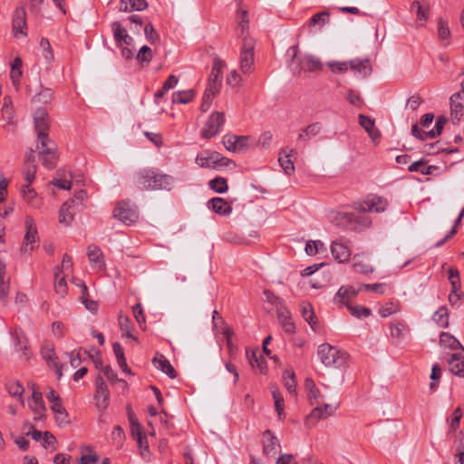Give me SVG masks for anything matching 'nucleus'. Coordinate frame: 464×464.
Here are the masks:
<instances>
[{
    "label": "nucleus",
    "instance_id": "obj_14",
    "mask_svg": "<svg viewBox=\"0 0 464 464\" xmlns=\"http://www.w3.org/2000/svg\"><path fill=\"white\" fill-rule=\"evenodd\" d=\"M34 129L37 137L48 135L49 130V117L45 109L39 108L34 114Z\"/></svg>",
    "mask_w": 464,
    "mask_h": 464
},
{
    "label": "nucleus",
    "instance_id": "obj_27",
    "mask_svg": "<svg viewBox=\"0 0 464 464\" xmlns=\"http://www.w3.org/2000/svg\"><path fill=\"white\" fill-rule=\"evenodd\" d=\"M11 334L16 350L22 352L23 354L28 358L30 356V349L27 338L24 336V333L20 329H14L11 332Z\"/></svg>",
    "mask_w": 464,
    "mask_h": 464
},
{
    "label": "nucleus",
    "instance_id": "obj_15",
    "mask_svg": "<svg viewBox=\"0 0 464 464\" xmlns=\"http://www.w3.org/2000/svg\"><path fill=\"white\" fill-rule=\"evenodd\" d=\"M29 407L35 415L34 420H40L44 416L46 407L43 400V395L34 383L32 384V402L29 403Z\"/></svg>",
    "mask_w": 464,
    "mask_h": 464
},
{
    "label": "nucleus",
    "instance_id": "obj_48",
    "mask_svg": "<svg viewBox=\"0 0 464 464\" xmlns=\"http://www.w3.org/2000/svg\"><path fill=\"white\" fill-rule=\"evenodd\" d=\"M6 390L8 393L14 398H17L21 404L24 405V401L23 399V393L24 392V387L18 382H10L6 383Z\"/></svg>",
    "mask_w": 464,
    "mask_h": 464
},
{
    "label": "nucleus",
    "instance_id": "obj_25",
    "mask_svg": "<svg viewBox=\"0 0 464 464\" xmlns=\"http://www.w3.org/2000/svg\"><path fill=\"white\" fill-rule=\"evenodd\" d=\"M294 153V150L282 149L279 152L278 162L283 169L284 172L290 176L295 172L294 162L291 160V156Z\"/></svg>",
    "mask_w": 464,
    "mask_h": 464
},
{
    "label": "nucleus",
    "instance_id": "obj_62",
    "mask_svg": "<svg viewBox=\"0 0 464 464\" xmlns=\"http://www.w3.org/2000/svg\"><path fill=\"white\" fill-rule=\"evenodd\" d=\"M321 248L324 249V244L320 240H310L305 245V252L309 256L316 255Z\"/></svg>",
    "mask_w": 464,
    "mask_h": 464
},
{
    "label": "nucleus",
    "instance_id": "obj_11",
    "mask_svg": "<svg viewBox=\"0 0 464 464\" xmlns=\"http://www.w3.org/2000/svg\"><path fill=\"white\" fill-rule=\"evenodd\" d=\"M337 408L338 404L333 405L328 403L314 408L305 419L306 425L314 426L318 420H324L334 415Z\"/></svg>",
    "mask_w": 464,
    "mask_h": 464
},
{
    "label": "nucleus",
    "instance_id": "obj_63",
    "mask_svg": "<svg viewBox=\"0 0 464 464\" xmlns=\"http://www.w3.org/2000/svg\"><path fill=\"white\" fill-rule=\"evenodd\" d=\"M36 170H37L36 164H31V165L24 166L23 175H24V179H25V181L27 183L26 185H31L34 182V180L35 179Z\"/></svg>",
    "mask_w": 464,
    "mask_h": 464
},
{
    "label": "nucleus",
    "instance_id": "obj_55",
    "mask_svg": "<svg viewBox=\"0 0 464 464\" xmlns=\"http://www.w3.org/2000/svg\"><path fill=\"white\" fill-rule=\"evenodd\" d=\"M44 359L49 363V365L55 370L58 378H61L63 375V365L59 362L58 357L54 354L53 351H49L47 354L44 355Z\"/></svg>",
    "mask_w": 464,
    "mask_h": 464
},
{
    "label": "nucleus",
    "instance_id": "obj_39",
    "mask_svg": "<svg viewBox=\"0 0 464 464\" xmlns=\"http://www.w3.org/2000/svg\"><path fill=\"white\" fill-rule=\"evenodd\" d=\"M21 194L24 199L33 208H39L41 200L37 198V194L30 185H23L21 188Z\"/></svg>",
    "mask_w": 464,
    "mask_h": 464
},
{
    "label": "nucleus",
    "instance_id": "obj_59",
    "mask_svg": "<svg viewBox=\"0 0 464 464\" xmlns=\"http://www.w3.org/2000/svg\"><path fill=\"white\" fill-rule=\"evenodd\" d=\"M128 419L130 424V430L132 436H135V433H139L142 430L141 425L139 420L135 417V414L132 411V409L130 405L127 406Z\"/></svg>",
    "mask_w": 464,
    "mask_h": 464
},
{
    "label": "nucleus",
    "instance_id": "obj_26",
    "mask_svg": "<svg viewBox=\"0 0 464 464\" xmlns=\"http://www.w3.org/2000/svg\"><path fill=\"white\" fill-rule=\"evenodd\" d=\"M208 206L215 213L221 216H227L232 212V207L230 206V204L222 198H211L208 201Z\"/></svg>",
    "mask_w": 464,
    "mask_h": 464
},
{
    "label": "nucleus",
    "instance_id": "obj_36",
    "mask_svg": "<svg viewBox=\"0 0 464 464\" xmlns=\"http://www.w3.org/2000/svg\"><path fill=\"white\" fill-rule=\"evenodd\" d=\"M304 388L310 404H318L321 398V392L319 389L316 387L314 382L310 378H306L304 381Z\"/></svg>",
    "mask_w": 464,
    "mask_h": 464
},
{
    "label": "nucleus",
    "instance_id": "obj_3",
    "mask_svg": "<svg viewBox=\"0 0 464 464\" xmlns=\"http://www.w3.org/2000/svg\"><path fill=\"white\" fill-rule=\"evenodd\" d=\"M338 226H343L350 230L360 231L372 225V219L364 213H338L335 217Z\"/></svg>",
    "mask_w": 464,
    "mask_h": 464
},
{
    "label": "nucleus",
    "instance_id": "obj_1",
    "mask_svg": "<svg viewBox=\"0 0 464 464\" xmlns=\"http://www.w3.org/2000/svg\"><path fill=\"white\" fill-rule=\"evenodd\" d=\"M134 178L139 187L146 190H170L174 182L172 176L153 169L140 170Z\"/></svg>",
    "mask_w": 464,
    "mask_h": 464
},
{
    "label": "nucleus",
    "instance_id": "obj_41",
    "mask_svg": "<svg viewBox=\"0 0 464 464\" xmlns=\"http://www.w3.org/2000/svg\"><path fill=\"white\" fill-rule=\"evenodd\" d=\"M54 290L56 294L62 297H64L67 295V283L65 280V276L63 275V272L59 267L56 268L54 273Z\"/></svg>",
    "mask_w": 464,
    "mask_h": 464
},
{
    "label": "nucleus",
    "instance_id": "obj_24",
    "mask_svg": "<svg viewBox=\"0 0 464 464\" xmlns=\"http://www.w3.org/2000/svg\"><path fill=\"white\" fill-rule=\"evenodd\" d=\"M349 65L352 72H354L362 77L369 76L372 72L369 59H353L349 62Z\"/></svg>",
    "mask_w": 464,
    "mask_h": 464
},
{
    "label": "nucleus",
    "instance_id": "obj_44",
    "mask_svg": "<svg viewBox=\"0 0 464 464\" xmlns=\"http://www.w3.org/2000/svg\"><path fill=\"white\" fill-rule=\"evenodd\" d=\"M278 320L286 334H294L295 330V324L292 322L290 316L288 315V311L277 310Z\"/></svg>",
    "mask_w": 464,
    "mask_h": 464
},
{
    "label": "nucleus",
    "instance_id": "obj_18",
    "mask_svg": "<svg viewBox=\"0 0 464 464\" xmlns=\"http://www.w3.org/2000/svg\"><path fill=\"white\" fill-rule=\"evenodd\" d=\"M80 208L75 207V199H69L64 202L59 211V222L69 226L72 220L74 214L79 211Z\"/></svg>",
    "mask_w": 464,
    "mask_h": 464
},
{
    "label": "nucleus",
    "instance_id": "obj_64",
    "mask_svg": "<svg viewBox=\"0 0 464 464\" xmlns=\"http://www.w3.org/2000/svg\"><path fill=\"white\" fill-rule=\"evenodd\" d=\"M135 440H137L138 446L140 450L141 456H145L146 453L149 452V443L147 437L142 433V430L139 433H135V436H133Z\"/></svg>",
    "mask_w": 464,
    "mask_h": 464
},
{
    "label": "nucleus",
    "instance_id": "obj_60",
    "mask_svg": "<svg viewBox=\"0 0 464 464\" xmlns=\"http://www.w3.org/2000/svg\"><path fill=\"white\" fill-rule=\"evenodd\" d=\"M144 34L147 41L151 44H154L160 41V35L155 31L152 24L150 23L145 24Z\"/></svg>",
    "mask_w": 464,
    "mask_h": 464
},
{
    "label": "nucleus",
    "instance_id": "obj_10",
    "mask_svg": "<svg viewBox=\"0 0 464 464\" xmlns=\"http://www.w3.org/2000/svg\"><path fill=\"white\" fill-rule=\"evenodd\" d=\"M225 67L224 62L219 57L213 60L212 69L208 80L206 90L218 93L222 82V72Z\"/></svg>",
    "mask_w": 464,
    "mask_h": 464
},
{
    "label": "nucleus",
    "instance_id": "obj_49",
    "mask_svg": "<svg viewBox=\"0 0 464 464\" xmlns=\"http://www.w3.org/2000/svg\"><path fill=\"white\" fill-rule=\"evenodd\" d=\"M272 396H273V399L275 401L276 411L277 412L279 419L280 420L285 419V411H284L285 401H284V398H283L281 392H279V390L277 388L272 389Z\"/></svg>",
    "mask_w": 464,
    "mask_h": 464
},
{
    "label": "nucleus",
    "instance_id": "obj_7",
    "mask_svg": "<svg viewBox=\"0 0 464 464\" xmlns=\"http://www.w3.org/2000/svg\"><path fill=\"white\" fill-rule=\"evenodd\" d=\"M26 233L24 235V242L21 246V252L24 254H30L36 247L39 246V237L36 225L32 217L27 216L24 221Z\"/></svg>",
    "mask_w": 464,
    "mask_h": 464
},
{
    "label": "nucleus",
    "instance_id": "obj_16",
    "mask_svg": "<svg viewBox=\"0 0 464 464\" xmlns=\"http://www.w3.org/2000/svg\"><path fill=\"white\" fill-rule=\"evenodd\" d=\"M450 117L454 124L459 123L464 112V94L454 93L450 97Z\"/></svg>",
    "mask_w": 464,
    "mask_h": 464
},
{
    "label": "nucleus",
    "instance_id": "obj_51",
    "mask_svg": "<svg viewBox=\"0 0 464 464\" xmlns=\"http://www.w3.org/2000/svg\"><path fill=\"white\" fill-rule=\"evenodd\" d=\"M284 378V385L287 392L290 394H295L296 390V381H295V375L294 372L291 371H285L283 373Z\"/></svg>",
    "mask_w": 464,
    "mask_h": 464
},
{
    "label": "nucleus",
    "instance_id": "obj_43",
    "mask_svg": "<svg viewBox=\"0 0 464 464\" xmlns=\"http://www.w3.org/2000/svg\"><path fill=\"white\" fill-rule=\"evenodd\" d=\"M195 91L193 89L178 91L172 93V102L177 104H186L193 101Z\"/></svg>",
    "mask_w": 464,
    "mask_h": 464
},
{
    "label": "nucleus",
    "instance_id": "obj_31",
    "mask_svg": "<svg viewBox=\"0 0 464 464\" xmlns=\"http://www.w3.org/2000/svg\"><path fill=\"white\" fill-rule=\"evenodd\" d=\"M5 265L0 260V301L3 305H7L9 301V279L5 280Z\"/></svg>",
    "mask_w": 464,
    "mask_h": 464
},
{
    "label": "nucleus",
    "instance_id": "obj_33",
    "mask_svg": "<svg viewBox=\"0 0 464 464\" xmlns=\"http://www.w3.org/2000/svg\"><path fill=\"white\" fill-rule=\"evenodd\" d=\"M359 290L353 286H341L334 295V302L342 304H347V303L355 297Z\"/></svg>",
    "mask_w": 464,
    "mask_h": 464
},
{
    "label": "nucleus",
    "instance_id": "obj_8",
    "mask_svg": "<svg viewBox=\"0 0 464 464\" xmlns=\"http://www.w3.org/2000/svg\"><path fill=\"white\" fill-rule=\"evenodd\" d=\"M113 217L125 225H132L139 219V213L134 204L130 201L119 202L113 210Z\"/></svg>",
    "mask_w": 464,
    "mask_h": 464
},
{
    "label": "nucleus",
    "instance_id": "obj_19",
    "mask_svg": "<svg viewBox=\"0 0 464 464\" xmlns=\"http://www.w3.org/2000/svg\"><path fill=\"white\" fill-rule=\"evenodd\" d=\"M300 70L310 72H320L323 69V63L318 57L306 54L297 59Z\"/></svg>",
    "mask_w": 464,
    "mask_h": 464
},
{
    "label": "nucleus",
    "instance_id": "obj_5",
    "mask_svg": "<svg viewBox=\"0 0 464 464\" xmlns=\"http://www.w3.org/2000/svg\"><path fill=\"white\" fill-rule=\"evenodd\" d=\"M197 164L205 169H216L217 167H228L233 161L226 157L221 156L217 151L205 150L198 154L196 158Z\"/></svg>",
    "mask_w": 464,
    "mask_h": 464
},
{
    "label": "nucleus",
    "instance_id": "obj_32",
    "mask_svg": "<svg viewBox=\"0 0 464 464\" xmlns=\"http://www.w3.org/2000/svg\"><path fill=\"white\" fill-rule=\"evenodd\" d=\"M152 363L157 369L167 374L170 379H175L177 377L175 369L169 361L166 359L162 354H160V357H154Z\"/></svg>",
    "mask_w": 464,
    "mask_h": 464
},
{
    "label": "nucleus",
    "instance_id": "obj_47",
    "mask_svg": "<svg viewBox=\"0 0 464 464\" xmlns=\"http://www.w3.org/2000/svg\"><path fill=\"white\" fill-rule=\"evenodd\" d=\"M82 451H87L88 454H82L78 462L79 464H98L99 456L96 452L93 451L91 446L82 447Z\"/></svg>",
    "mask_w": 464,
    "mask_h": 464
},
{
    "label": "nucleus",
    "instance_id": "obj_50",
    "mask_svg": "<svg viewBox=\"0 0 464 464\" xmlns=\"http://www.w3.org/2000/svg\"><path fill=\"white\" fill-rule=\"evenodd\" d=\"M433 320L440 327H449V312L446 306L440 307L432 316Z\"/></svg>",
    "mask_w": 464,
    "mask_h": 464
},
{
    "label": "nucleus",
    "instance_id": "obj_22",
    "mask_svg": "<svg viewBox=\"0 0 464 464\" xmlns=\"http://www.w3.org/2000/svg\"><path fill=\"white\" fill-rule=\"evenodd\" d=\"M280 448L278 439L273 435L270 430L264 432L263 452L265 455H274L276 453L277 449Z\"/></svg>",
    "mask_w": 464,
    "mask_h": 464
},
{
    "label": "nucleus",
    "instance_id": "obj_34",
    "mask_svg": "<svg viewBox=\"0 0 464 464\" xmlns=\"http://www.w3.org/2000/svg\"><path fill=\"white\" fill-rule=\"evenodd\" d=\"M440 345L450 350H461L464 353V347L459 341L450 333L442 332L440 335Z\"/></svg>",
    "mask_w": 464,
    "mask_h": 464
},
{
    "label": "nucleus",
    "instance_id": "obj_61",
    "mask_svg": "<svg viewBox=\"0 0 464 464\" xmlns=\"http://www.w3.org/2000/svg\"><path fill=\"white\" fill-rule=\"evenodd\" d=\"M438 36L441 41L448 40L450 36L449 25L443 18L438 21Z\"/></svg>",
    "mask_w": 464,
    "mask_h": 464
},
{
    "label": "nucleus",
    "instance_id": "obj_56",
    "mask_svg": "<svg viewBox=\"0 0 464 464\" xmlns=\"http://www.w3.org/2000/svg\"><path fill=\"white\" fill-rule=\"evenodd\" d=\"M102 372L109 382H111V383L119 382L121 384L122 389H127V382L122 379H119L117 377V373L112 370V368L110 365L104 366L102 368Z\"/></svg>",
    "mask_w": 464,
    "mask_h": 464
},
{
    "label": "nucleus",
    "instance_id": "obj_30",
    "mask_svg": "<svg viewBox=\"0 0 464 464\" xmlns=\"http://www.w3.org/2000/svg\"><path fill=\"white\" fill-rule=\"evenodd\" d=\"M77 285L81 289V294L79 296V300L81 301V303L83 304L85 308L90 312L96 313L99 308V304L98 302L89 298L88 288L85 283L81 281L79 284H77Z\"/></svg>",
    "mask_w": 464,
    "mask_h": 464
},
{
    "label": "nucleus",
    "instance_id": "obj_38",
    "mask_svg": "<svg viewBox=\"0 0 464 464\" xmlns=\"http://www.w3.org/2000/svg\"><path fill=\"white\" fill-rule=\"evenodd\" d=\"M322 131V124L320 122H314L304 128L298 135V140L301 141H307L313 137H315Z\"/></svg>",
    "mask_w": 464,
    "mask_h": 464
},
{
    "label": "nucleus",
    "instance_id": "obj_4",
    "mask_svg": "<svg viewBox=\"0 0 464 464\" xmlns=\"http://www.w3.org/2000/svg\"><path fill=\"white\" fill-rule=\"evenodd\" d=\"M242 42L239 58L240 70L244 74H250L254 70V49L256 43L255 40L249 36H245Z\"/></svg>",
    "mask_w": 464,
    "mask_h": 464
},
{
    "label": "nucleus",
    "instance_id": "obj_57",
    "mask_svg": "<svg viewBox=\"0 0 464 464\" xmlns=\"http://www.w3.org/2000/svg\"><path fill=\"white\" fill-rule=\"evenodd\" d=\"M406 329V324L399 320H394L390 324L391 336L400 339L402 337V332Z\"/></svg>",
    "mask_w": 464,
    "mask_h": 464
},
{
    "label": "nucleus",
    "instance_id": "obj_17",
    "mask_svg": "<svg viewBox=\"0 0 464 464\" xmlns=\"http://www.w3.org/2000/svg\"><path fill=\"white\" fill-rule=\"evenodd\" d=\"M113 38L117 47H122L123 45H130L133 43V39L129 35L127 30L121 25L119 21H114L111 25Z\"/></svg>",
    "mask_w": 464,
    "mask_h": 464
},
{
    "label": "nucleus",
    "instance_id": "obj_23",
    "mask_svg": "<svg viewBox=\"0 0 464 464\" xmlns=\"http://www.w3.org/2000/svg\"><path fill=\"white\" fill-rule=\"evenodd\" d=\"M450 371L456 376L464 377V355L462 353H452L448 360Z\"/></svg>",
    "mask_w": 464,
    "mask_h": 464
},
{
    "label": "nucleus",
    "instance_id": "obj_12",
    "mask_svg": "<svg viewBox=\"0 0 464 464\" xmlns=\"http://www.w3.org/2000/svg\"><path fill=\"white\" fill-rule=\"evenodd\" d=\"M12 24L14 37L27 35L26 13L23 5L14 10Z\"/></svg>",
    "mask_w": 464,
    "mask_h": 464
},
{
    "label": "nucleus",
    "instance_id": "obj_29",
    "mask_svg": "<svg viewBox=\"0 0 464 464\" xmlns=\"http://www.w3.org/2000/svg\"><path fill=\"white\" fill-rule=\"evenodd\" d=\"M358 118L359 124L365 130L372 140H376L381 137L380 131L375 129V121L373 119L363 114H360Z\"/></svg>",
    "mask_w": 464,
    "mask_h": 464
},
{
    "label": "nucleus",
    "instance_id": "obj_28",
    "mask_svg": "<svg viewBox=\"0 0 464 464\" xmlns=\"http://www.w3.org/2000/svg\"><path fill=\"white\" fill-rule=\"evenodd\" d=\"M439 169L440 168L435 165H427L426 160L423 158L411 163L408 167V170L410 172H420L423 175H436Z\"/></svg>",
    "mask_w": 464,
    "mask_h": 464
},
{
    "label": "nucleus",
    "instance_id": "obj_37",
    "mask_svg": "<svg viewBox=\"0 0 464 464\" xmlns=\"http://www.w3.org/2000/svg\"><path fill=\"white\" fill-rule=\"evenodd\" d=\"M37 138L38 144L36 146V150H38L39 157L44 154H52V151L57 150L55 143L52 140H50L48 135Z\"/></svg>",
    "mask_w": 464,
    "mask_h": 464
},
{
    "label": "nucleus",
    "instance_id": "obj_54",
    "mask_svg": "<svg viewBox=\"0 0 464 464\" xmlns=\"http://www.w3.org/2000/svg\"><path fill=\"white\" fill-rule=\"evenodd\" d=\"M52 154H44L39 157L42 164L48 169H53L56 167L58 162L57 150L51 152Z\"/></svg>",
    "mask_w": 464,
    "mask_h": 464
},
{
    "label": "nucleus",
    "instance_id": "obj_20",
    "mask_svg": "<svg viewBox=\"0 0 464 464\" xmlns=\"http://www.w3.org/2000/svg\"><path fill=\"white\" fill-rule=\"evenodd\" d=\"M331 253L339 263H345L350 259L351 250L343 243L334 241L331 245Z\"/></svg>",
    "mask_w": 464,
    "mask_h": 464
},
{
    "label": "nucleus",
    "instance_id": "obj_58",
    "mask_svg": "<svg viewBox=\"0 0 464 464\" xmlns=\"http://www.w3.org/2000/svg\"><path fill=\"white\" fill-rule=\"evenodd\" d=\"M132 312H133V315H134L137 323L139 324L140 329L145 330L146 329V318H145L143 308H142L141 304L139 303V304H136L135 305H133Z\"/></svg>",
    "mask_w": 464,
    "mask_h": 464
},
{
    "label": "nucleus",
    "instance_id": "obj_53",
    "mask_svg": "<svg viewBox=\"0 0 464 464\" xmlns=\"http://www.w3.org/2000/svg\"><path fill=\"white\" fill-rule=\"evenodd\" d=\"M329 17H330V14L327 11H323V12L317 13L310 18V20L308 22V25L309 26L319 25L320 27H322L325 24L329 23Z\"/></svg>",
    "mask_w": 464,
    "mask_h": 464
},
{
    "label": "nucleus",
    "instance_id": "obj_45",
    "mask_svg": "<svg viewBox=\"0 0 464 464\" xmlns=\"http://www.w3.org/2000/svg\"><path fill=\"white\" fill-rule=\"evenodd\" d=\"M238 25L237 28V35L244 41L245 36H248V18L247 12L242 10L238 14Z\"/></svg>",
    "mask_w": 464,
    "mask_h": 464
},
{
    "label": "nucleus",
    "instance_id": "obj_42",
    "mask_svg": "<svg viewBox=\"0 0 464 464\" xmlns=\"http://www.w3.org/2000/svg\"><path fill=\"white\" fill-rule=\"evenodd\" d=\"M118 322L121 332V336L137 341V337L131 333L132 324L130 317L127 315L120 314L118 317Z\"/></svg>",
    "mask_w": 464,
    "mask_h": 464
},
{
    "label": "nucleus",
    "instance_id": "obj_46",
    "mask_svg": "<svg viewBox=\"0 0 464 464\" xmlns=\"http://www.w3.org/2000/svg\"><path fill=\"white\" fill-rule=\"evenodd\" d=\"M22 65L23 62L20 57H15L11 64L10 77L14 86H17L20 82L22 76Z\"/></svg>",
    "mask_w": 464,
    "mask_h": 464
},
{
    "label": "nucleus",
    "instance_id": "obj_2",
    "mask_svg": "<svg viewBox=\"0 0 464 464\" xmlns=\"http://www.w3.org/2000/svg\"><path fill=\"white\" fill-rule=\"evenodd\" d=\"M318 357L326 367H342L345 364L348 354L329 343L319 345Z\"/></svg>",
    "mask_w": 464,
    "mask_h": 464
},
{
    "label": "nucleus",
    "instance_id": "obj_9",
    "mask_svg": "<svg viewBox=\"0 0 464 464\" xmlns=\"http://www.w3.org/2000/svg\"><path fill=\"white\" fill-rule=\"evenodd\" d=\"M224 123L225 114L223 112H212L201 130V137L203 139H210L216 136Z\"/></svg>",
    "mask_w": 464,
    "mask_h": 464
},
{
    "label": "nucleus",
    "instance_id": "obj_6",
    "mask_svg": "<svg viewBox=\"0 0 464 464\" xmlns=\"http://www.w3.org/2000/svg\"><path fill=\"white\" fill-rule=\"evenodd\" d=\"M387 207L388 201L376 195H370L365 199L357 201L353 204V208L362 213H382L386 210Z\"/></svg>",
    "mask_w": 464,
    "mask_h": 464
},
{
    "label": "nucleus",
    "instance_id": "obj_13",
    "mask_svg": "<svg viewBox=\"0 0 464 464\" xmlns=\"http://www.w3.org/2000/svg\"><path fill=\"white\" fill-rule=\"evenodd\" d=\"M110 399V392L107 384L103 381L101 375H98L96 378V392H95V400L97 401L96 404L100 410L107 409L109 405Z\"/></svg>",
    "mask_w": 464,
    "mask_h": 464
},
{
    "label": "nucleus",
    "instance_id": "obj_35",
    "mask_svg": "<svg viewBox=\"0 0 464 464\" xmlns=\"http://www.w3.org/2000/svg\"><path fill=\"white\" fill-rule=\"evenodd\" d=\"M147 7L146 0H121L120 3V11L121 12L143 11Z\"/></svg>",
    "mask_w": 464,
    "mask_h": 464
},
{
    "label": "nucleus",
    "instance_id": "obj_52",
    "mask_svg": "<svg viewBox=\"0 0 464 464\" xmlns=\"http://www.w3.org/2000/svg\"><path fill=\"white\" fill-rule=\"evenodd\" d=\"M209 188L217 193L222 194L227 191V181L223 177H217L208 183Z\"/></svg>",
    "mask_w": 464,
    "mask_h": 464
},
{
    "label": "nucleus",
    "instance_id": "obj_21",
    "mask_svg": "<svg viewBox=\"0 0 464 464\" xmlns=\"http://www.w3.org/2000/svg\"><path fill=\"white\" fill-rule=\"evenodd\" d=\"M87 256L92 267H98L101 269L105 268L103 254L98 246H89L87 248Z\"/></svg>",
    "mask_w": 464,
    "mask_h": 464
},
{
    "label": "nucleus",
    "instance_id": "obj_40",
    "mask_svg": "<svg viewBox=\"0 0 464 464\" xmlns=\"http://www.w3.org/2000/svg\"><path fill=\"white\" fill-rule=\"evenodd\" d=\"M301 312L304 319L309 324L311 328L315 331L317 327V321L314 308L310 303L304 302L301 304Z\"/></svg>",
    "mask_w": 464,
    "mask_h": 464
}]
</instances>
